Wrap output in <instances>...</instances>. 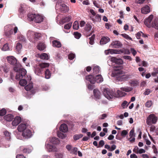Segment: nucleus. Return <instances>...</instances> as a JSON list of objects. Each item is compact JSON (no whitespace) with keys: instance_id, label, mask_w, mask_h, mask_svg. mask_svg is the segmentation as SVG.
<instances>
[{"instance_id":"obj_1","label":"nucleus","mask_w":158,"mask_h":158,"mask_svg":"<svg viewBox=\"0 0 158 158\" xmlns=\"http://www.w3.org/2000/svg\"><path fill=\"white\" fill-rule=\"evenodd\" d=\"M116 69H114L111 76L115 77L117 80L121 81H127L131 78V75L126 74L123 71Z\"/></svg>"},{"instance_id":"obj_2","label":"nucleus","mask_w":158,"mask_h":158,"mask_svg":"<svg viewBox=\"0 0 158 158\" xmlns=\"http://www.w3.org/2000/svg\"><path fill=\"white\" fill-rule=\"evenodd\" d=\"M14 134L16 135V138L19 139H29L31 138L32 135V133L29 129L27 128L22 132V135L18 134L17 131L14 132Z\"/></svg>"},{"instance_id":"obj_3","label":"nucleus","mask_w":158,"mask_h":158,"mask_svg":"<svg viewBox=\"0 0 158 158\" xmlns=\"http://www.w3.org/2000/svg\"><path fill=\"white\" fill-rule=\"evenodd\" d=\"M153 18V15H150L149 17L145 20L144 22V23L148 27L150 28L152 27L155 28L156 29H158V24L157 22L155 20L152 22Z\"/></svg>"},{"instance_id":"obj_4","label":"nucleus","mask_w":158,"mask_h":158,"mask_svg":"<svg viewBox=\"0 0 158 158\" xmlns=\"http://www.w3.org/2000/svg\"><path fill=\"white\" fill-rule=\"evenodd\" d=\"M49 64L48 63H43L35 65L34 67L35 73L37 75H40L42 73L43 69L48 67Z\"/></svg>"},{"instance_id":"obj_5","label":"nucleus","mask_w":158,"mask_h":158,"mask_svg":"<svg viewBox=\"0 0 158 158\" xmlns=\"http://www.w3.org/2000/svg\"><path fill=\"white\" fill-rule=\"evenodd\" d=\"M28 18L30 21H34L36 23H40L42 22L44 19L43 16L39 14H29L28 15Z\"/></svg>"},{"instance_id":"obj_6","label":"nucleus","mask_w":158,"mask_h":158,"mask_svg":"<svg viewBox=\"0 0 158 158\" xmlns=\"http://www.w3.org/2000/svg\"><path fill=\"white\" fill-rule=\"evenodd\" d=\"M14 70L17 72L15 78L19 80L22 79L26 75L27 73L25 69L19 68L16 66L14 67Z\"/></svg>"},{"instance_id":"obj_7","label":"nucleus","mask_w":158,"mask_h":158,"mask_svg":"<svg viewBox=\"0 0 158 158\" xmlns=\"http://www.w3.org/2000/svg\"><path fill=\"white\" fill-rule=\"evenodd\" d=\"M157 120V117L154 114H151L147 117L146 122L148 125H151L152 124H156Z\"/></svg>"},{"instance_id":"obj_8","label":"nucleus","mask_w":158,"mask_h":158,"mask_svg":"<svg viewBox=\"0 0 158 158\" xmlns=\"http://www.w3.org/2000/svg\"><path fill=\"white\" fill-rule=\"evenodd\" d=\"M103 94L105 97L108 100L111 99L114 96V91L108 88L104 89Z\"/></svg>"},{"instance_id":"obj_9","label":"nucleus","mask_w":158,"mask_h":158,"mask_svg":"<svg viewBox=\"0 0 158 158\" xmlns=\"http://www.w3.org/2000/svg\"><path fill=\"white\" fill-rule=\"evenodd\" d=\"M59 9L60 11L63 13L68 12L69 10V8L66 5L64 4H57L56 6V9Z\"/></svg>"},{"instance_id":"obj_10","label":"nucleus","mask_w":158,"mask_h":158,"mask_svg":"<svg viewBox=\"0 0 158 158\" xmlns=\"http://www.w3.org/2000/svg\"><path fill=\"white\" fill-rule=\"evenodd\" d=\"M35 34V32L31 30H29L27 33V36L31 42L35 43V40H34V36Z\"/></svg>"},{"instance_id":"obj_11","label":"nucleus","mask_w":158,"mask_h":158,"mask_svg":"<svg viewBox=\"0 0 158 158\" xmlns=\"http://www.w3.org/2000/svg\"><path fill=\"white\" fill-rule=\"evenodd\" d=\"M45 146L47 151L48 152L55 151L56 150L55 146L51 145L49 143H48L47 142H46Z\"/></svg>"},{"instance_id":"obj_12","label":"nucleus","mask_w":158,"mask_h":158,"mask_svg":"<svg viewBox=\"0 0 158 158\" xmlns=\"http://www.w3.org/2000/svg\"><path fill=\"white\" fill-rule=\"evenodd\" d=\"M110 60L111 61L118 64H122L123 63V62L121 59L117 58L114 57H111L110 59Z\"/></svg>"},{"instance_id":"obj_13","label":"nucleus","mask_w":158,"mask_h":158,"mask_svg":"<svg viewBox=\"0 0 158 158\" xmlns=\"http://www.w3.org/2000/svg\"><path fill=\"white\" fill-rule=\"evenodd\" d=\"M31 80V76H28L26 79H23L19 81V84L22 86H24L27 83V82H29Z\"/></svg>"},{"instance_id":"obj_14","label":"nucleus","mask_w":158,"mask_h":158,"mask_svg":"<svg viewBox=\"0 0 158 158\" xmlns=\"http://www.w3.org/2000/svg\"><path fill=\"white\" fill-rule=\"evenodd\" d=\"M7 59L8 63L12 65H15L17 63V60L13 56H7Z\"/></svg>"},{"instance_id":"obj_15","label":"nucleus","mask_w":158,"mask_h":158,"mask_svg":"<svg viewBox=\"0 0 158 158\" xmlns=\"http://www.w3.org/2000/svg\"><path fill=\"white\" fill-rule=\"evenodd\" d=\"M27 128V126L25 123H21L17 127L18 131L22 132Z\"/></svg>"},{"instance_id":"obj_16","label":"nucleus","mask_w":158,"mask_h":158,"mask_svg":"<svg viewBox=\"0 0 158 158\" xmlns=\"http://www.w3.org/2000/svg\"><path fill=\"white\" fill-rule=\"evenodd\" d=\"M150 12V8L148 5H145L141 9V12L143 14H147Z\"/></svg>"},{"instance_id":"obj_17","label":"nucleus","mask_w":158,"mask_h":158,"mask_svg":"<svg viewBox=\"0 0 158 158\" xmlns=\"http://www.w3.org/2000/svg\"><path fill=\"white\" fill-rule=\"evenodd\" d=\"M47 142L54 144H58L59 142L58 139L54 137L49 138L47 139Z\"/></svg>"},{"instance_id":"obj_18","label":"nucleus","mask_w":158,"mask_h":158,"mask_svg":"<svg viewBox=\"0 0 158 158\" xmlns=\"http://www.w3.org/2000/svg\"><path fill=\"white\" fill-rule=\"evenodd\" d=\"M21 121V118L19 116H17L12 122V125L14 126H17Z\"/></svg>"},{"instance_id":"obj_19","label":"nucleus","mask_w":158,"mask_h":158,"mask_svg":"<svg viewBox=\"0 0 158 158\" xmlns=\"http://www.w3.org/2000/svg\"><path fill=\"white\" fill-rule=\"evenodd\" d=\"M95 16V19H94V16L90 15L89 18L93 22H100L101 21V16L100 15L97 14Z\"/></svg>"},{"instance_id":"obj_20","label":"nucleus","mask_w":158,"mask_h":158,"mask_svg":"<svg viewBox=\"0 0 158 158\" xmlns=\"http://www.w3.org/2000/svg\"><path fill=\"white\" fill-rule=\"evenodd\" d=\"M111 45L113 46V48H121L122 46V44L118 41H113L111 43Z\"/></svg>"},{"instance_id":"obj_21","label":"nucleus","mask_w":158,"mask_h":158,"mask_svg":"<svg viewBox=\"0 0 158 158\" xmlns=\"http://www.w3.org/2000/svg\"><path fill=\"white\" fill-rule=\"evenodd\" d=\"M110 39L107 37H103L101 39L100 43L101 44H105L109 42Z\"/></svg>"},{"instance_id":"obj_22","label":"nucleus","mask_w":158,"mask_h":158,"mask_svg":"<svg viewBox=\"0 0 158 158\" xmlns=\"http://www.w3.org/2000/svg\"><path fill=\"white\" fill-rule=\"evenodd\" d=\"M109 54H120L123 53L124 51L123 50H117L113 49H109Z\"/></svg>"},{"instance_id":"obj_23","label":"nucleus","mask_w":158,"mask_h":158,"mask_svg":"<svg viewBox=\"0 0 158 158\" xmlns=\"http://www.w3.org/2000/svg\"><path fill=\"white\" fill-rule=\"evenodd\" d=\"M86 79L91 83L94 84L95 82V79L92 75H89L86 77Z\"/></svg>"},{"instance_id":"obj_24","label":"nucleus","mask_w":158,"mask_h":158,"mask_svg":"<svg viewBox=\"0 0 158 158\" xmlns=\"http://www.w3.org/2000/svg\"><path fill=\"white\" fill-rule=\"evenodd\" d=\"M22 48L23 46L22 44L19 42L17 43L16 44L15 50L18 53H19L21 51Z\"/></svg>"},{"instance_id":"obj_25","label":"nucleus","mask_w":158,"mask_h":158,"mask_svg":"<svg viewBox=\"0 0 158 158\" xmlns=\"http://www.w3.org/2000/svg\"><path fill=\"white\" fill-rule=\"evenodd\" d=\"M60 131L63 132L65 133L68 131V128L67 125L65 124H61L60 127Z\"/></svg>"},{"instance_id":"obj_26","label":"nucleus","mask_w":158,"mask_h":158,"mask_svg":"<svg viewBox=\"0 0 158 158\" xmlns=\"http://www.w3.org/2000/svg\"><path fill=\"white\" fill-rule=\"evenodd\" d=\"M93 92L95 98L96 99H99L100 98V93L99 91L95 89H94Z\"/></svg>"},{"instance_id":"obj_27","label":"nucleus","mask_w":158,"mask_h":158,"mask_svg":"<svg viewBox=\"0 0 158 158\" xmlns=\"http://www.w3.org/2000/svg\"><path fill=\"white\" fill-rule=\"evenodd\" d=\"M95 79V82H96L98 83H100L103 81V78L102 77L101 75L100 74L96 75Z\"/></svg>"},{"instance_id":"obj_28","label":"nucleus","mask_w":158,"mask_h":158,"mask_svg":"<svg viewBox=\"0 0 158 158\" xmlns=\"http://www.w3.org/2000/svg\"><path fill=\"white\" fill-rule=\"evenodd\" d=\"M17 38L20 41L24 43L26 42V39L21 34H20L18 35L17 37Z\"/></svg>"},{"instance_id":"obj_29","label":"nucleus","mask_w":158,"mask_h":158,"mask_svg":"<svg viewBox=\"0 0 158 158\" xmlns=\"http://www.w3.org/2000/svg\"><path fill=\"white\" fill-rule=\"evenodd\" d=\"M52 45L54 47L60 48L61 47L60 43L57 40H54L52 41Z\"/></svg>"},{"instance_id":"obj_30","label":"nucleus","mask_w":158,"mask_h":158,"mask_svg":"<svg viewBox=\"0 0 158 158\" xmlns=\"http://www.w3.org/2000/svg\"><path fill=\"white\" fill-rule=\"evenodd\" d=\"M14 116L11 114L7 115L4 117V119L7 121H10L13 118Z\"/></svg>"},{"instance_id":"obj_31","label":"nucleus","mask_w":158,"mask_h":158,"mask_svg":"<svg viewBox=\"0 0 158 158\" xmlns=\"http://www.w3.org/2000/svg\"><path fill=\"white\" fill-rule=\"evenodd\" d=\"M92 27L91 24L87 23L84 27V30L87 31H89L91 29Z\"/></svg>"},{"instance_id":"obj_32","label":"nucleus","mask_w":158,"mask_h":158,"mask_svg":"<svg viewBox=\"0 0 158 158\" xmlns=\"http://www.w3.org/2000/svg\"><path fill=\"white\" fill-rule=\"evenodd\" d=\"M38 49L40 51L44 50L46 48L45 44L43 43H39L37 46Z\"/></svg>"},{"instance_id":"obj_33","label":"nucleus","mask_w":158,"mask_h":158,"mask_svg":"<svg viewBox=\"0 0 158 158\" xmlns=\"http://www.w3.org/2000/svg\"><path fill=\"white\" fill-rule=\"evenodd\" d=\"M71 18H72L71 16H69L63 18L61 19V21L62 23H64L66 22H68L69 21L71 20Z\"/></svg>"},{"instance_id":"obj_34","label":"nucleus","mask_w":158,"mask_h":158,"mask_svg":"<svg viewBox=\"0 0 158 158\" xmlns=\"http://www.w3.org/2000/svg\"><path fill=\"white\" fill-rule=\"evenodd\" d=\"M120 89L122 91H123L126 92H129L131 91L133 89V88L130 87H126L121 88Z\"/></svg>"},{"instance_id":"obj_35","label":"nucleus","mask_w":158,"mask_h":158,"mask_svg":"<svg viewBox=\"0 0 158 158\" xmlns=\"http://www.w3.org/2000/svg\"><path fill=\"white\" fill-rule=\"evenodd\" d=\"M40 58L43 60H48L49 59L48 56L46 53H42L40 56Z\"/></svg>"},{"instance_id":"obj_36","label":"nucleus","mask_w":158,"mask_h":158,"mask_svg":"<svg viewBox=\"0 0 158 158\" xmlns=\"http://www.w3.org/2000/svg\"><path fill=\"white\" fill-rule=\"evenodd\" d=\"M25 89L27 91H29L33 88V83L31 82L30 83L28 84L25 87Z\"/></svg>"},{"instance_id":"obj_37","label":"nucleus","mask_w":158,"mask_h":158,"mask_svg":"<svg viewBox=\"0 0 158 158\" xmlns=\"http://www.w3.org/2000/svg\"><path fill=\"white\" fill-rule=\"evenodd\" d=\"M100 70V67L98 66H95L93 68V73L94 74L98 73Z\"/></svg>"},{"instance_id":"obj_38","label":"nucleus","mask_w":158,"mask_h":158,"mask_svg":"<svg viewBox=\"0 0 158 158\" xmlns=\"http://www.w3.org/2000/svg\"><path fill=\"white\" fill-rule=\"evenodd\" d=\"M33 149V148L31 147H30L29 148H24L23 151L24 153H30Z\"/></svg>"},{"instance_id":"obj_39","label":"nucleus","mask_w":158,"mask_h":158,"mask_svg":"<svg viewBox=\"0 0 158 158\" xmlns=\"http://www.w3.org/2000/svg\"><path fill=\"white\" fill-rule=\"evenodd\" d=\"M41 36V34L40 33L35 32V34H34L33 38L34 40H35L36 42Z\"/></svg>"},{"instance_id":"obj_40","label":"nucleus","mask_w":158,"mask_h":158,"mask_svg":"<svg viewBox=\"0 0 158 158\" xmlns=\"http://www.w3.org/2000/svg\"><path fill=\"white\" fill-rule=\"evenodd\" d=\"M79 24L77 21H76L73 23V28L75 30H78L79 28Z\"/></svg>"},{"instance_id":"obj_41","label":"nucleus","mask_w":158,"mask_h":158,"mask_svg":"<svg viewBox=\"0 0 158 158\" xmlns=\"http://www.w3.org/2000/svg\"><path fill=\"white\" fill-rule=\"evenodd\" d=\"M4 134L5 136L6 139H10L11 133L7 131H5L4 132Z\"/></svg>"},{"instance_id":"obj_42","label":"nucleus","mask_w":158,"mask_h":158,"mask_svg":"<svg viewBox=\"0 0 158 158\" xmlns=\"http://www.w3.org/2000/svg\"><path fill=\"white\" fill-rule=\"evenodd\" d=\"M58 136L60 138L63 139L66 137L65 134L58 131L57 133Z\"/></svg>"},{"instance_id":"obj_43","label":"nucleus","mask_w":158,"mask_h":158,"mask_svg":"<svg viewBox=\"0 0 158 158\" xmlns=\"http://www.w3.org/2000/svg\"><path fill=\"white\" fill-rule=\"evenodd\" d=\"M117 93L119 97H122L124 96L126 94L124 92H122L120 90H118L117 91Z\"/></svg>"},{"instance_id":"obj_44","label":"nucleus","mask_w":158,"mask_h":158,"mask_svg":"<svg viewBox=\"0 0 158 158\" xmlns=\"http://www.w3.org/2000/svg\"><path fill=\"white\" fill-rule=\"evenodd\" d=\"M51 77V73L49 70L47 69L45 72V77L46 78L48 79Z\"/></svg>"},{"instance_id":"obj_45","label":"nucleus","mask_w":158,"mask_h":158,"mask_svg":"<svg viewBox=\"0 0 158 158\" xmlns=\"http://www.w3.org/2000/svg\"><path fill=\"white\" fill-rule=\"evenodd\" d=\"M153 72L151 74L153 77H155L157 74L158 73V67L154 68Z\"/></svg>"},{"instance_id":"obj_46","label":"nucleus","mask_w":158,"mask_h":158,"mask_svg":"<svg viewBox=\"0 0 158 158\" xmlns=\"http://www.w3.org/2000/svg\"><path fill=\"white\" fill-rule=\"evenodd\" d=\"M83 136L81 134L76 135H74L73 138L75 140H76L81 138Z\"/></svg>"},{"instance_id":"obj_47","label":"nucleus","mask_w":158,"mask_h":158,"mask_svg":"<svg viewBox=\"0 0 158 158\" xmlns=\"http://www.w3.org/2000/svg\"><path fill=\"white\" fill-rule=\"evenodd\" d=\"M152 104V102L151 100H149L147 101L145 105L146 107H150Z\"/></svg>"},{"instance_id":"obj_48","label":"nucleus","mask_w":158,"mask_h":158,"mask_svg":"<svg viewBox=\"0 0 158 158\" xmlns=\"http://www.w3.org/2000/svg\"><path fill=\"white\" fill-rule=\"evenodd\" d=\"M72 23H69L66 24L64 26V28L66 29H69L72 26Z\"/></svg>"},{"instance_id":"obj_49","label":"nucleus","mask_w":158,"mask_h":158,"mask_svg":"<svg viewBox=\"0 0 158 158\" xmlns=\"http://www.w3.org/2000/svg\"><path fill=\"white\" fill-rule=\"evenodd\" d=\"M9 49V47L8 46V44H5L3 48H2V50L4 51H6L8 50Z\"/></svg>"},{"instance_id":"obj_50","label":"nucleus","mask_w":158,"mask_h":158,"mask_svg":"<svg viewBox=\"0 0 158 158\" xmlns=\"http://www.w3.org/2000/svg\"><path fill=\"white\" fill-rule=\"evenodd\" d=\"M94 35H93L91 37L89 38V44L91 45H93L94 43Z\"/></svg>"},{"instance_id":"obj_51","label":"nucleus","mask_w":158,"mask_h":158,"mask_svg":"<svg viewBox=\"0 0 158 158\" xmlns=\"http://www.w3.org/2000/svg\"><path fill=\"white\" fill-rule=\"evenodd\" d=\"M89 16L90 15L91 16H95L96 15V13L95 11L93 9H90L89 10Z\"/></svg>"},{"instance_id":"obj_52","label":"nucleus","mask_w":158,"mask_h":158,"mask_svg":"<svg viewBox=\"0 0 158 158\" xmlns=\"http://www.w3.org/2000/svg\"><path fill=\"white\" fill-rule=\"evenodd\" d=\"M74 35L75 38L77 39H79L81 36V35L80 33L78 32H75L74 33Z\"/></svg>"},{"instance_id":"obj_53","label":"nucleus","mask_w":158,"mask_h":158,"mask_svg":"<svg viewBox=\"0 0 158 158\" xmlns=\"http://www.w3.org/2000/svg\"><path fill=\"white\" fill-rule=\"evenodd\" d=\"M130 83L131 86H135L138 85L139 84L138 81H132Z\"/></svg>"},{"instance_id":"obj_54","label":"nucleus","mask_w":158,"mask_h":158,"mask_svg":"<svg viewBox=\"0 0 158 158\" xmlns=\"http://www.w3.org/2000/svg\"><path fill=\"white\" fill-rule=\"evenodd\" d=\"M122 35L123 37L125 38L127 40H132V38L130 37L128 35L126 34H121Z\"/></svg>"},{"instance_id":"obj_55","label":"nucleus","mask_w":158,"mask_h":158,"mask_svg":"<svg viewBox=\"0 0 158 158\" xmlns=\"http://www.w3.org/2000/svg\"><path fill=\"white\" fill-rule=\"evenodd\" d=\"M6 110L4 108H3L0 110V116H3L6 114Z\"/></svg>"},{"instance_id":"obj_56","label":"nucleus","mask_w":158,"mask_h":158,"mask_svg":"<svg viewBox=\"0 0 158 158\" xmlns=\"http://www.w3.org/2000/svg\"><path fill=\"white\" fill-rule=\"evenodd\" d=\"M127 105V102L126 101H124L121 104V106L123 108H126Z\"/></svg>"},{"instance_id":"obj_57","label":"nucleus","mask_w":158,"mask_h":158,"mask_svg":"<svg viewBox=\"0 0 158 158\" xmlns=\"http://www.w3.org/2000/svg\"><path fill=\"white\" fill-rule=\"evenodd\" d=\"M75 57V55L73 53H70L68 56L69 59L71 60L73 59Z\"/></svg>"},{"instance_id":"obj_58","label":"nucleus","mask_w":158,"mask_h":158,"mask_svg":"<svg viewBox=\"0 0 158 158\" xmlns=\"http://www.w3.org/2000/svg\"><path fill=\"white\" fill-rule=\"evenodd\" d=\"M66 148L70 153L72 152V147L71 145H68L66 146Z\"/></svg>"},{"instance_id":"obj_59","label":"nucleus","mask_w":158,"mask_h":158,"mask_svg":"<svg viewBox=\"0 0 158 158\" xmlns=\"http://www.w3.org/2000/svg\"><path fill=\"white\" fill-rule=\"evenodd\" d=\"M128 131H127L124 130L122 131L121 133V135L123 137H125Z\"/></svg>"},{"instance_id":"obj_60","label":"nucleus","mask_w":158,"mask_h":158,"mask_svg":"<svg viewBox=\"0 0 158 158\" xmlns=\"http://www.w3.org/2000/svg\"><path fill=\"white\" fill-rule=\"evenodd\" d=\"M135 134L134 133V130L132 129L130 132L129 136L130 137H134L135 136Z\"/></svg>"},{"instance_id":"obj_61","label":"nucleus","mask_w":158,"mask_h":158,"mask_svg":"<svg viewBox=\"0 0 158 158\" xmlns=\"http://www.w3.org/2000/svg\"><path fill=\"white\" fill-rule=\"evenodd\" d=\"M106 116V114H104L99 116V119L101 120L104 119Z\"/></svg>"},{"instance_id":"obj_62","label":"nucleus","mask_w":158,"mask_h":158,"mask_svg":"<svg viewBox=\"0 0 158 158\" xmlns=\"http://www.w3.org/2000/svg\"><path fill=\"white\" fill-rule=\"evenodd\" d=\"M142 32L141 31H140L138 32L137 34H136V36L137 39H140V37L141 35H142Z\"/></svg>"},{"instance_id":"obj_63","label":"nucleus","mask_w":158,"mask_h":158,"mask_svg":"<svg viewBox=\"0 0 158 158\" xmlns=\"http://www.w3.org/2000/svg\"><path fill=\"white\" fill-rule=\"evenodd\" d=\"M85 22L84 21H81L80 22V26L81 27H83L85 26Z\"/></svg>"},{"instance_id":"obj_64","label":"nucleus","mask_w":158,"mask_h":158,"mask_svg":"<svg viewBox=\"0 0 158 158\" xmlns=\"http://www.w3.org/2000/svg\"><path fill=\"white\" fill-rule=\"evenodd\" d=\"M123 57L125 59L128 60L129 61H131L132 60V58L131 57L128 56H123Z\"/></svg>"}]
</instances>
